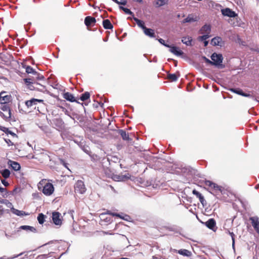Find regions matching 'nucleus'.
Here are the masks:
<instances>
[{"mask_svg": "<svg viewBox=\"0 0 259 259\" xmlns=\"http://www.w3.org/2000/svg\"><path fill=\"white\" fill-rule=\"evenodd\" d=\"M37 188L46 196H51L55 191L52 180L49 179H44L40 180L37 184Z\"/></svg>", "mask_w": 259, "mask_h": 259, "instance_id": "nucleus-1", "label": "nucleus"}, {"mask_svg": "<svg viewBox=\"0 0 259 259\" xmlns=\"http://www.w3.org/2000/svg\"><path fill=\"white\" fill-rule=\"evenodd\" d=\"M211 59L212 60V65L216 66H221V68L224 67V66L222 65L223 58L221 54L213 53L211 56Z\"/></svg>", "mask_w": 259, "mask_h": 259, "instance_id": "nucleus-2", "label": "nucleus"}, {"mask_svg": "<svg viewBox=\"0 0 259 259\" xmlns=\"http://www.w3.org/2000/svg\"><path fill=\"white\" fill-rule=\"evenodd\" d=\"M109 214L112 216H116L118 217L123 220H125V219L124 217H121L119 214L117 213H109L108 212L107 213H101L100 215V218L101 219V221L102 223L105 222V223H110L111 222V218L110 216H107V214Z\"/></svg>", "mask_w": 259, "mask_h": 259, "instance_id": "nucleus-3", "label": "nucleus"}, {"mask_svg": "<svg viewBox=\"0 0 259 259\" xmlns=\"http://www.w3.org/2000/svg\"><path fill=\"white\" fill-rule=\"evenodd\" d=\"M86 191L85 186L82 181H78L75 185V191L80 194H83Z\"/></svg>", "mask_w": 259, "mask_h": 259, "instance_id": "nucleus-4", "label": "nucleus"}, {"mask_svg": "<svg viewBox=\"0 0 259 259\" xmlns=\"http://www.w3.org/2000/svg\"><path fill=\"white\" fill-rule=\"evenodd\" d=\"M3 105L1 107V109L5 112L2 113V114L4 116V117L6 119H10L11 117V112L9 106L5 104H3Z\"/></svg>", "mask_w": 259, "mask_h": 259, "instance_id": "nucleus-5", "label": "nucleus"}, {"mask_svg": "<svg viewBox=\"0 0 259 259\" xmlns=\"http://www.w3.org/2000/svg\"><path fill=\"white\" fill-rule=\"evenodd\" d=\"M52 220L56 225H61L62 224V219L61 214L58 212H53L52 213Z\"/></svg>", "mask_w": 259, "mask_h": 259, "instance_id": "nucleus-6", "label": "nucleus"}, {"mask_svg": "<svg viewBox=\"0 0 259 259\" xmlns=\"http://www.w3.org/2000/svg\"><path fill=\"white\" fill-rule=\"evenodd\" d=\"M222 14L225 16H227L231 18L235 17L237 14L235 12L232 11L229 8H225L221 10Z\"/></svg>", "mask_w": 259, "mask_h": 259, "instance_id": "nucleus-7", "label": "nucleus"}, {"mask_svg": "<svg viewBox=\"0 0 259 259\" xmlns=\"http://www.w3.org/2000/svg\"><path fill=\"white\" fill-rule=\"evenodd\" d=\"M11 100V96L5 95V92H1L0 93V104H6L9 103Z\"/></svg>", "mask_w": 259, "mask_h": 259, "instance_id": "nucleus-8", "label": "nucleus"}, {"mask_svg": "<svg viewBox=\"0 0 259 259\" xmlns=\"http://www.w3.org/2000/svg\"><path fill=\"white\" fill-rule=\"evenodd\" d=\"M169 48V51L174 55L180 56L183 54V52L178 47L175 46H170Z\"/></svg>", "mask_w": 259, "mask_h": 259, "instance_id": "nucleus-9", "label": "nucleus"}, {"mask_svg": "<svg viewBox=\"0 0 259 259\" xmlns=\"http://www.w3.org/2000/svg\"><path fill=\"white\" fill-rule=\"evenodd\" d=\"M211 44L213 46H222L224 45V41L220 37H215L212 39Z\"/></svg>", "mask_w": 259, "mask_h": 259, "instance_id": "nucleus-10", "label": "nucleus"}, {"mask_svg": "<svg viewBox=\"0 0 259 259\" xmlns=\"http://www.w3.org/2000/svg\"><path fill=\"white\" fill-rule=\"evenodd\" d=\"M251 223L255 230L259 233V220L256 217H253L250 219Z\"/></svg>", "mask_w": 259, "mask_h": 259, "instance_id": "nucleus-11", "label": "nucleus"}, {"mask_svg": "<svg viewBox=\"0 0 259 259\" xmlns=\"http://www.w3.org/2000/svg\"><path fill=\"white\" fill-rule=\"evenodd\" d=\"M197 20V17L192 15H189L185 19H184L182 23H190L196 21Z\"/></svg>", "mask_w": 259, "mask_h": 259, "instance_id": "nucleus-12", "label": "nucleus"}, {"mask_svg": "<svg viewBox=\"0 0 259 259\" xmlns=\"http://www.w3.org/2000/svg\"><path fill=\"white\" fill-rule=\"evenodd\" d=\"M42 101L43 100H42L32 99L30 100L26 101L25 104L28 107H31L33 105L36 104L37 102H42Z\"/></svg>", "mask_w": 259, "mask_h": 259, "instance_id": "nucleus-13", "label": "nucleus"}, {"mask_svg": "<svg viewBox=\"0 0 259 259\" xmlns=\"http://www.w3.org/2000/svg\"><path fill=\"white\" fill-rule=\"evenodd\" d=\"M211 27L209 25H204L200 30L201 33L208 35H209Z\"/></svg>", "mask_w": 259, "mask_h": 259, "instance_id": "nucleus-14", "label": "nucleus"}, {"mask_svg": "<svg viewBox=\"0 0 259 259\" xmlns=\"http://www.w3.org/2000/svg\"><path fill=\"white\" fill-rule=\"evenodd\" d=\"M96 19L94 17L88 16L85 18L84 23L87 26H90L95 23Z\"/></svg>", "mask_w": 259, "mask_h": 259, "instance_id": "nucleus-15", "label": "nucleus"}, {"mask_svg": "<svg viewBox=\"0 0 259 259\" xmlns=\"http://www.w3.org/2000/svg\"><path fill=\"white\" fill-rule=\"evenodd\" d=\"M63 97L66 100L69 101L71 102L76 101L73 95L68 92L64 93L63 95Z\"/></svg>", "mask_w": 259, "mask_h": 259, "instance_id": "nucleus-16", "label": "nucleus"}, {"mask_svg": "<svg viewBox=\"0 0 259 259\" xmlns=\"http://www.w3.org/2000/svg\"><path fill=\"white\" fill-rule=\"evenodd\" d=\"M143 31H144V33L150 37H154V30L152 29H150V28H147L146 27H145L144 29H143Z\"/></svg>", "mask_w": 259, "mask_h": 259, "instance_id": "nucleus-17", "label": "nucleus"}, {"mask_svg": "<svg viewBox=\"0 0 259 259\" xmlns=\"http://www.w3.org/2000/svg\"><path fill=\"white\" fill-rule=\"evenodd\" d=\"M192 193L194 195H195L197 197H198L202 204L203 203L204 201V199L203 196L199 192L196 191V190H193Z\"/></svg>", "mask_w": 259, "mask_h": 259, "instance_id": "nucleus-18", "label": "nucleus"}, {"mask_svg": "<svg viewBox=\"0 0 259 259\" xmlns=\"http://www.w3.org/2000/svg\"><path fill=\"white\" fill-rule=\"evenodd\" d=\"M103 25L105 29H110L113 28L112 25L108 19L104 20L103 21Z\"/></svg>", "mask_w": 259, "mask_h": 259, "instance_id": "nucleus-19", "label": "nucleus"}, {"mask_svg": "<svg viewBox=\"0 0 259 259\" xmlns=\"http://www.w3.org/2000/svg\"><path fill=\"white\" fill-rule=\"evenodd\" d=\"M192 40V39L191 37L189 36L183 37L182 39V41L183 43L186 45L187 46H191Z\"/></svg>", "mask_w": 259, "mask_h": 259, "instance_id": "nucleus-20", "label": "nucleus"}, {"mask_svg": "<svg viewBox=\"0 0 259 259\" xmlns=\"http://www.w3.org/2000/svg\"><path fill=\"white\" fill-rule=\"evenodd\" d=\"M10 165L12 167V168L15 170H19L20 169V164L15 161H10Z\"/></svg>", "mask_w": 259, "mask_h": 259, "instance_id": "nucleus-21", "label": "nucleus"}, {"mask_svg": "<svg viewBox=\"0 0 259 259\" xmlns=\"http://www.w3.org/2000/svg\"><path fill=\"white\" fill-rule=\"evenodd\" d=\"M12 211L13 213L15 214L18 215V216H22V215H28V213H26L25 212L23 211H21L18 209H16L14 208H13L12 210Z\"/></svg>", "mask_w": 259, "mask_h": 259, "instance_id": "nucleus-22", "label": "nucleus"}, {"mask_svg": "<svg viewBox=\"0 0 259 259\" xmlns=\"http://www.w3.org/2000/svg\"><path fill=\"white\" fill-rule=\"evenodd\" d=\"M215 221L212 219H209L206 222V226L209 229H212L215 226Z\"/></svg>", "mask_w": 259, "mask_h": 259, "instance_id": "nucleus-23", "label": "nucleus"}, {"mask_svg": "<svg viewBox=\"0 0 259 259\" xmlns=\"http://www.w3.org/2000/svg\"><path fill=\"white\" fill-rule=\"evenodd\" d=\"M178 253L186 256H189L191 255V252L187 249H180L178 251Z\"/></svg>", "mask_w": 259, "mask_h": 259, "instance_id": "nucleus-24", "label": "nucleus"}, {"mask_svg": "<svg viewBox=\"0 0 259 259\" xmlns=\"http://www.w3.org/2000/svg\"><path fill=\"white\" fill-rule=\"evenodd\" d=\"M205 184L206 186H209L212 188H213L214 189H219V186L217 184L211 182V181H207L205 182Z\"/></svg>", "mask_w": 259, "mask_h": 259, "instance_id": "nucleus-25", "label": "nucleus"}, {"mask_svg": "<svg viewBox=\"0 0 259 259\" xmlns=\"http://www.w3.org/2000/svg\"><path fill=\"white\" fill-rule=\"evenodd\" d=\"M1 173L2 175V176L5 179L9 178L10 175V171H9V170L7 169H5L2 170L1 171Z\"/></svg>", "mask_w": 259, "mask_h": 259, "instance_id": "nucleus-26", "label": "nucleus"}, {"mask_svg": "<svg viewBox=\"0 0 259 259\" xmlns=\"http://www.w3.org/2000/svg\"><path fill=\"white\" fill-rule=\"evenodd\" d=\"M230 91H232V92L235 93L238 95H240L243 96L248 97L249 96V95H247V94L243 93L242 92V91L240 90H236V89H230Z\"/></svg>", "mask_w": 259, "mask_h": 259, "instance_id": "nucleus-27", "label": "nucleus"}, {"mask_svg": "<svg viewBox=\"0 0 259 259\" xmlns=\"http://www.w3.org/2000/svg\"><path fill=\"white\" fill-rule=\"evenodd\" d=\"M119 133L120 134L121 136L124 140H128L129 139L128 135L126 133L125 131L123 130H120L119 131Z\"/></svg>", "mask_w": 259, "mask_h": 259, "instance_id": "nucleus-28", "label": "nucleus"}, {"mask_svg": "<svg viewBox=\"0 0 259 259\" xmlns=\"http://www.w3.org/2000/svg\"><path fill=\"white\" fill-rule=\"evenodd\" d=\"M1 202L2 203H3L4 204H5V205L8 207V208H11V210L13 209V208H14L13 206V204L12 203H11L10 202H9L8 200H3L2 201H1Z\"/></svg>", "mask_w": 259, "mask_h": 259, "instance_id": "nucleus-29", "label": "nucleus"}, {"mask_svg": "<svg viewBox=\"0 0 259 259\" xmlns=\"http://www.w3.org/2000/svg\"><path fill=\"white\" fill-rule=\"evenodd\" d=\"M134 20L136 22L138 26L141 27L143 30L146 27L144 25V23L143 21L137 18H135Z\"/></svg>", "mask_w": 259, "mask_h": 259, "instance_id": "nucleus-30", "label": "nucleus"}, {"mask_svg": "<svg viewBox=\"0 0 259 259\" xmlns=\"http://www.w3.org/2000/svg\"><path fill=\"white\" fill-rule=\"evenodd\" d=\"M90 97V94L89 92H85L84 94H82L80 97V100L82 101H84L87 99H88Z\"/></svg>", "mask_w": 259, "mask_h": 259, "instance_id": "nucleus-31", "label": "nucleus"}, {"mask_svg": "<svg viewBox=\"0 0 259 259\" xmlns=\"http://www.w3.org/2000/svg\"><path fill=\"white\" fill-rule=\"evenodd\" d=\"M37 220L39 224H42L45 222V215L42 213H40L37 217Z\"/></svg>", "mask_w": 259, "mask_h": 259, "instance_id": "nucleus-32", "label": "nucleus"}, {"mask_svg": "<svg viewBox=\"0 0 259 259\" xmlns=\"http://www.w3.org/2000/svg\"><path fill=\"white\" fill-rule=\"evenodd\" d=\"M26 72L27 73L36 74V72L30 66H28L26 67Z\"/></svg>", "mask_w": 259, "mask_h": 259, "instance_id": "nucleus-33", "label": "nucleus"}, {"mask_svg": "<svg viewBox=\"0 0 259 259\" xmlns=\"http://www.w3.org/2000/svg\"><path fill=\"white\" fill-rule=\"evenodd\" d=\"M168 78L172 81H176L178 79V76L176 74H169L168 75Z\"/></svg>", "mask_w": 259, "mask_h": 259, "instance_id": "nucleus-34", "label": "nucleus"}, {"mask_svg": "<svg viewBox=\"0 0 259 259\" xmlns=\"http://www.w3.org/2000/svg\"><path fill=\"white\" fill-rule=\"evenodd\" d=\"M209 37V35L204 34L202 36H199L198 39L199 41H204Z\"/></svg>", "mask_w": 259, "mask_h": 259, "instance_id": "nucleus-35", "label": "nucleus"}, {"mask_svg": "<svg viewBox=\"0 0 259 259\" xmlns=\"http://www.w3.org/2000/svg\"><path fill=\"white\" fill-rule=\"evenodd\" d=\"M0 192L3 193V197H6L7 196V192L6 188L0 187Z\"/></svg>", "mask_w": 259, "mask_h": 259, "instance_id": "nucleus-36", "label": "nucleus"}, {"mask_svg": "<svg viewBox=\"0 0 259 259\" xmlns=\"http://www.w3.org/2000/svg\"><path fill=\"white\" fill-rule=\"evenodd\" d=\"M228 233L231 236L232 240V247H233V248H234V245H235V234L233 232H231L229 231H228Z\"/></svg>", "mask_w": 259, "mask_h": 259, "instance_id": "nucleus-37", "label": "nucleus"}, {"mask_svg": "<svg viewBox=\"0 0 259 259\" xmlns=\"http://www.w3.org/2000/svg\"><path fill=\"white\" fill-rule=\"evenodd\" d=\"M21 228L24 230H30L32 231L35 230L33 227H30L29 226H22Z\"/></svg>", "mask_w": 259, "mask_h": 259, "instance_id": "nucleus-38", "label": "nucleus"}, {"mask_svg": "<svg viewBox=\"0 0 259 259\" xmlns=\"http://www.w3.org/2000/svg\"><path fill=\"white\" fill-rule=\"evenodd\" d=\"M113 1L118 4H120V5H126V4L127 3L126 0H113Z\"/></svg>", "mask_w": 259, "mask_h": 259, "instance_id": "nucleus-39", "label": "nucleus"}, {"mask_svg": "<svg viewBox=\"0 0 259 259\" xmlns=\"http://www.w3.org/2000/svg\"><path fill=\"white\" fill-rule=\"evenodd\" d=\"M165 4V2L164 0H157L156 2V5L159 6H162L164 5Z\"/></svg>", "mask_w": 259, "mask_h": 259, "instance_id": "nucleus-40", "label": "nucleus"}, {"mask_svg": "<svg viewBox=\"0 0 259 259\" xmlns=\"http://www.w3.org/2000/svg\"><path fill=\"white\" fill-rule=\"evenodd\" d=\"M120 8L126 14H132L131 11L130 10V9H128L127 8H123L122 7H120Z\"/></svg>", "mask_w": 259, "mask_h": 259, "instance_id": "nucleus-41", "label": "nucleus"}, {"mask_svg": "<svg viewBox=\"0 0 259 259\" xmlns=\"http://www.w3.org/2000/svg\"><path fill=\"white\" fill-rule=\"evenodd\" d=\"M158 41H159L161 44L163 45V46H164L165 47H167V48H168V47H170V46H169V45H167V44H165V41H164V40L163 39H162V38H159V39H158Z\"/></svg>", "mask_w": 259, "mask_h": 259, "instance_id": "nucleus-42", "label": "nucleus"}, {"mask_svg": "<svg viewBox=\"0 0 259 259\" xmlns=\"http://www.w3.org/2000/svg\"><path fill=\"white\" fill-rule=\"evenodd\" d=\"M113 179L115 180V181H121L123 180V178L120 177V176H114V177L113 178Z\"/></svg>", "mask_w": 259, "mask_h": 259, "instance_id": "nucleus-43", "label": "nucleus"}, {"mask_svg": "<svg viewBox=\"0 0 259 259\" xmlns=\"http://www.w3.org/2000/svg\"><path fill=\"white\" fill-rule=\"evenodd\" d=\"M6 133H7V134H9L11 135L13 137H16V135L15 133H13L11 131H9L8 130H7Z\"/></svg>", "mask_w": 259, "mask_h": 259, "instance_id": "nucleus-44", "label": "nucleus"}, {"mask_svg": "<svg viewBox=\"0 0 259 259\" xmlns=\"http://www.w3.org/2000/svg\"><path fill=\"white\" fill-rule=\"evenodd\" d=\"M2 183H3V184L5 186H7L9 185V183L8 182H7L6 181H5V180H2Z\"/></svg>", "mask_w": 259, "mask_h": 259, "instance_id": "nucleus-45", "label": "nucleus"}, {"mask_svg": "<svg viewBox=\"0 0 259 259\" xmlns=\"http://www.w3.org/2000/svg\"><path fill=\"white\" fill-rule=\"evenodd\" d=\"M24 81L27 84H29V83H32V82L31 81V79L30 78H26V79H24Z\"/></svg>", "mask_w": 259, "mask_h": 259, "instance_id": "nucleus-46", "label": "nucleus"}, {"mask_svg": "<svg viewBox=\"0 0 259 259\" xmlns=\"http://www.w3.org/2000/svg\"><path fill=\"white\" fill-rule=\"evenodd\" d=\"M203 58L206 62H207L210 64H212V61H210V60H209L208 59L206 58L205 57Z\"/></svg>", "mask_w": 259, "mask_h": 259, "instance_id": "nucleus-47", "label": "nucleus"}, {"mask_svg": "<svg viewBox=\"0 0 259 259\" xmlns=\"http://www.w3.org/2000/svg\"><path fill=\"white\" fill-rule=\"evenodd\" d=\"M103 233L105 235H113V234L112 233H110V232H103Z\"/></svg>", "mask_w": 259, "mask_h": 259, "instance_id": "nucleus-48", "label": "nucleus"}, {"mask_svg": "<svg viewBox=\"0 0 259 259\" xmlns=\"http://www.w3.org/2000/svg\"><path fill=\"white\" fill-rule=\"evenodd\" d=\"M21 254H22V253H20V254H18L17 255L14 256L13 257H11L9 258L8 259H13V258H16V257H17L18 256H19V255H20Z\"/></svg>", "mask_w": 259, "mask_h": 259, "instance_id": "nucleus-49", "label": "nucleus"}, {"mask_svg": "<svg viewBox=\"0 0 259 259\" xmlns=\"http://www.w3.org/2000/svg\"><path fill=\"white\" fill-rule=\"evenodd\" d=\"M208 41L207 40H204V45L205 47L207 46V45H208Z\"/></svg>", "mask_w": 259, "mask_h": 259, "instance_id": "nucleus-50", "label": "nucleus"}, {"mask_svg": "<svg viewBox=\"0 0 259 259\" xmlns=\"http://www.w3.org/2000/svg\"><path fill=\"white\" fill-rule=\"evenodd\" d=\"M138 2L140 3H142L143 2V1L142 0H136Z\"/></svg>", "mask_w": 259, "mask_h": 259, "instance_id": "nucleus-51", "label": "nucleus"}]
</instances>
